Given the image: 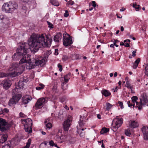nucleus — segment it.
I'll return each instance as SVG.
<instances>
[{
    "label": "nucleus",
    "instance_id": "obj_31",
    "mask_svg": "<svg viewBox=\"0 0 148 148\" xmlns=\"http://www.w3.org/2000/svg\"><path fill=\"white\" fill-rule=\"evenodd\" d=\"M31 141V139L30 138L28 139L27 142L26 143V146L21 148H29L30 146Z\"/></svg>",
    "mask_w": 148,
    "mask_h": 148
},
{
    "label": "nucleus",
    "instance_id": "obj_18",
    "mask_svg": "<svg viewBox=\"0 0 148 148\" xmlns=\"http://www.w3.org/2000/svg\"><path fill=\"white\" fill-rule=\"evenodd\" d=\"M55 140L58 143H61L65 141V136L63 135L60 136L57 135L55 138Z\"/></svg>",
    "mask_w": 148,
    "mask_h": 148
},
{
    "label": "nucleus",
    "instance_id": "obj_57",
    "mask_svg": "<svg viewBox=\"0 0 148 148\" xmlns=\"http://www.w3.org/2000/svg\"><path fill=\"white\" fill-rule=\"evenodd\" d=\"M3 111H2V109L0 108V114H3Z\"/></svg>",
    "mask_w": 148,
    "mask_h": 148
},
{
    "label": "nucleus",
    "instance_id": "obj_1",
    "mask_svg": "<svg viewBox=\"0 0 148 148\" xmlns=\"http://www.w3.org/2000/svg\"><path fill=\"white\" fill-rule=\"evenodd\" d=\"M28 44L27 43H21L20 46L17 49V52L12 56V59L14 60H18L21 56H25L27 55L29 48L32 51L36 52L39 49L42 47H48L51 46L52 41L50 35L45 34H33L31 36Z\"/></svg>",
    "mask_w": 148,
    "mask_h": 148
},
{
    "label": "nucleus",
    "instance_id": "obj_29",
    "mask_svg": "<svg viewBox=\"0 0 148 148\" xmlns=\"http://www.w3.org/2000/svg\"><path fill=\"white\" fill-rule=\"evenodd\" d=\"M9 74L8 73H0V78H2L4 77H6L8 76V75L9 74H10V75L12 76V77H13L12 74H11L10 73V71H9Z\"/></svg>",
    "mask_w": 148,
    "mask_h": 148
},
{
    "label": "nucleus",
    "instance_id": "obj_12",
    "mask_svg": "<svg viewBox=\"0 0 148 148\" xmlns=\"http://www.w3.org/2000/svg\"><path fill=\"white\" fill-rule=\"evenodd\" d=\"M10 125L5 121L0 118V130L1 131H4L8 129Z\"/></svg>",
    "mask_w": 148,
    "mask_h": 148
},
{
    "label": "nucleus",
    "instance_id": "obj_32",
    "mask_svg": "<svg viewBox=\"0 0 148 148\" xmlns=\"http://www.w3.org/2000/svg\"><path fill=\"white\" fill-rule=\"evenodd\" d=\"M10 142H8L7 143L2 145V148H10Z\"/></svg>",
    "mask_w": 148,
    "mask_h": 148
},
{
    "label": "nucleus",
    "instance_id": "obj_58",
    "mask_svg": "<svg viewBox=\"0 0 148 148\" xmlns=\"http://www.w3.org/2000/svg\"><path fill=\"white\" fill-rule=\"evenodd\" d=\"M125 10V8H122L121 9H120V11L121 12H123V11H124Z\"/></svg>",
    "mask_w": 148,
    "mask_h": 148
},
{
    "label": "nucleus",
    "instance_id": "obj_15",
    "mask_svg": "<svg viewBox=\"0 0 148 148\" xmlns=\"http://www.w3.org/2000/svg\"><path fill=\"white\" fill-rule=\"evenodd\" d=\"M51 50H49L46 51L44 54V58L42 59L40 56H39V59H40V61H42L43 60H45V61L43 62L42 65L43 66L45 63V62L46 61L47 59L48 58V57L49 55L51 54Z\"/></svg>",
    "mask_w": 148,
    "mask_h": 148
},
{
    "label": "nucleus",
    "instance_id": "obj_8",
    "mask_svg": "<svg viewBox=\"0 0 148 148\" xmlns=\"http://www.w3.org/2000/svg\"><path fill=\"white\" fill-rule=\"evenodd\" d=\"M28 79L25 78L22 79L18 82L17 85L15 86V88L13 90V92H14V91L17 92L21 91L24 88L25 84L24 82H27L28 81Z\"/></svg>",
    "mask_w": 148,
    "mask_h": 148
},
{
    "label": "nucleus",
    "instance_id": "obj_53",
    "mask_svg": "<svg viewBox=\"0 0 148 148\" xmlns=\"http://www.w3.org/2000/svg\"><path fill=\"white\" fill-rule=\"evenodd\" d=\"M136 51H133L132 53V56H133V57H134L136 56Z\"/></svg>",
    "mask_w": 148,
    "mask_h": 148
},
{
    "label": "nucleus",
    "instance_id": "obj_11",
    "mask_svg": "<svg viewBox=\"0 0 148 148\" xmlns=\"http://www.w3.org/2000/svg\"><path fill=\"white\" fill-rule=\"evenodd\" d=\"M72 118L71 116H69L67 119L65 120L63 124V127L64 130L68 131L71 125Z\"/></svg>",
    "mask_w": 148,
    "mask_h": 148
},
{
    "label": "nucleus",
    "instance_id": "obj_16",
    "mask_svg": "<svg viewBox=\"0 0 148 148\" xmlns=\"http://www.w3.org/2000/svg\"><path fill=\"white\" fill-rule=\"evenodd\" d=\"M142 131L143 133L144 138L145 140H148V127L144 126L143 127L142 129Z\"/></svg>",
    "mask_w": 148,
    "mask_h": 148
},
{
    "label": "nucleus",
    "instance_id": "obj_23",
    "mask_svg": "<svg viewBox=\"0 0 148 148\" xmlns=\"http://www.w3.org/2000/svg\"><path fill=\"white\" fill-rule=\"evenodd\" d=\"M48 119H46L45 121V126L46 127V129H50L52 126V124L50 122H47Z\"/></svg>",
    "mask_w": 148,
    "mask_h": 148
},
{
    "label": "nucleus",
    "instance_id": "obj_7",
    "mask_svg": "<svg viewBox=\"0 0 148 148\" xmlns=\"http://www.w3.org/2000/svg\"><path fill=\"white\" fill-rule=\"evenodd\" d=\"M22 124L24 125L25 131L28 133L32 132V120L29 118L21 120Z\"/></svg>",
    "mask_w": 148,
    "mask_h": 148
},
{
    "label": "nucleus",
    "instance_id": "obj_49",
    "mask_svg": "<svg viewBox=\"0 0 148 148\" xmlns=\"http://www.w3.org/2000/svg\"><path fill=\"white\" fill-rule=\"evenodd\" d=\"M69 16V14L68 13V12L67 10L65 11V13L64 14V16L65 17H66Z\"/></svg>",
    "mask_w": 148,
    "mask_h": 148
},
{
    "label": "nucleus",
    "instance_id": "obj_39",
    "mask_svg": "<svg viewBox=\"0 0 148 148\" xmlns=\"http://www.w3.org/2000/svg\"><path fill=\"white\" fill-rule=\"evenodd\" d=\"M49 143L50 146H51L53 147V146H54L55 147H57V144L55 143L52 140H51L49 141Z\"/></svg>",
    "mask_w": 148,
    "mask_h": 148
},
{
    "label": "nucleus",
    "instance_id": "obj_33",
    "mask_svg": "<svg viewBox=\"0 0 148 148\" xmlns=\"http://www.w3.org/2000/svg\"><path fill=\"white\" fill-rule=\"evenodd\" d=\"M70 74L69 73L64 76V82L67 83V82L70 79Z\"/></svg>",
    "mask_w": 148,
    "mask_h": 148
},
{
    "label": "nucleus",
    "instance_id": "obj_27",
    "mask_svg": "<svg viewBox=\"0 0 148 148\" xmlns=\"http://www.w3.org/2000/svg\"><path fill=\"white\" fill-rule=\"evenodd\" d=\"M113 105L109 103H106V108L105 109L106 111L109 110L112 107Z\"/></svg>",
    "mask_w": 148,
    "mask_h": 148
},
{
    "label": "nucleus",
    "instance_id": "obj_5",
    "mask_svg": "<svg viewBox=\"0 0 148 148\" xmlns=\"http://www.w3.org/2000/svg\"><path fill=\"white\" fill-rule=\"evenodd\" d=\"M0 33L4 32L7 29L9 19L6 16L0 14Z\"/></svg>",
    "mask_w": 148,
    "mask_h": 148
},
{
    "label": "nucleus",
    "instance_id": "obj_38",
    "mask_svg": "<svg viewBox=\"0 0 148 148\" xmlns=\"http://www.w3.org/2000/svg\"><path fill=\"white\" fill-rule=\"evenodd\" d=\"M40 86H37L36 87V89L37 90H39L42 89H43L44 87V85L42 84H39Z\"/></svg>",
    "mask_w": 148,
    "mask_h": 148
},
{
    "label": "nucleus",
    "instance_id": "obj_61",
    "mask_svg": "<svg viewBox=\"0 0 148 148\" xmlns=\"http://www.w3.org/2000/svg\"><path fill=\"white\" fill-rule=\"evenodd\" d=\"M119 86H120V87H121V81H119L118 83Z\"/></svg>",
    "mask_w": 148,
    "mask_h": 148
},
{
    "label": "nucleus",
    "instance_id": "obj_24",
    "mask_svg": "<svg viewBox=\"0 0 148 148\" xmlns=\"http://www.w3.org/2000/svg\"><path fill=\"white\" fill-rule=\"evenodd\" d=\"M101 93L102 95L105 97H108L110 95V92L106 90H103L101 91Z\"/></svg>",
    "mask_w": 148,
    "mask_h": 148
},
{
    "label": "nucleus",
    "instance_id": "obj_6",
    "mask_svg": "<svg viewBox=\"0 0 148 148\" xmlns=\"http://www.w3.org/2000/svg\"><path fill=\"white\" fill-rule=\"evenodd\" d=\"M123 119L121 117L117 116L113 120L111 128L114 132H115L120 127L123 123Z\"/></svg>",
    "mask_w": 148,
    "mask_h": 148
},
{
    "label": "nucleus",
    "instance_id": "obj_47",
    "mask_svg": "<svg viewBox=\"0 0 148 148\" xmlns=\"http://www.w3.org/2000/svg\"><path fill=\"white\" fill-rule=\"evenodd\" d=\"M58 66L59 68V70L60 71V72L62 71V65L60 64H58Z\"/></svg>",
    "mask_w": 148,
    "mask_h": 148
},
{
    "label": "nucleus",
    "instance_id": "obj_40",
    "mask_svg": "<svg viewBox=\"0 0 148 148\" xmlns=\"http://www.w3.org/2000/svg\"><path fill=\"white\" fill-rule=\"evenodd\" d=\"M145 74L148 76V64H147L145 67Z\"/></svg>",
    "mask_w": 148,
    "mask_h": 148
},
{
    "label": "nucleus",
    "instance_id": "obj_19",
    "mask_svg": "<svg viewBox=\"0 0 148 148\" xmlns=\"http://www.w3.org/2000/svg\"><path fill=\"white\" fill-rule=\"evenodd\" d=\"M8 137L7 134H1L0 135V142L3 143L6 141Z\"/></svg>",
    "mask_w": 148,
    "mask_h": 148
},
{
    "label": "nucleus",
    "instance_id": "obj_52",
    "mask_svg": "<svg viewBox=\"0 0 148 148\" xmlns=\"http://www.w3.org/2000/svg\"><path fill=\"white\" fill-rule=\"evenodd\" d=\"M21 1L25 3H27L29 1V0H21Z\"/></svg>",
    "mask_w": 148,
    "mask_h": 148
},
{
    "label": "nucleus",
    "instance_id": "obj_2",
    "mask_svg": "<svg viewBox=\"0 0 148 148\" xmlns=\"http://www.w3.org/2000/svg\"><path fill=\"white\" fill-rule=\"evenodd\" d=\"M39 56L35 55L32 62H30L31 60L30 55H27L20 60L19 64H13L9 69L10 73L13 76H15L21 74L24 71L25 67L27 69H31L35 68L36 66H42V64L45 61L43 60L40 61Z\"/></svg>",
    "mask_w": 148,
    "mask_h": 148
},
{
    "label": "nucleus",
    "instance_id": "obj_45",
    "mask_svg": "<svg viewBox=\"0 0 148 148\" xmlns=\"http://www.w3.org/2000/svg\"><path fill=\"white\" fill-rule=\"evenodd\" d=\"M127 103L129 107H131L132 106H133L134 107V104H132L131 103V102L130 101H127Z\"/></svg>",
    "mask_w": 148,
    "mask_h": 148
},
{
    "label": "nucleus",
    "instance_id": "obj_50",
    "mask_svg": "<svg viewBox=\"0 0 148 148\" xmlns=\"http://www.w3.org/2000/svg\"><path fill=\"white\" fill-rule=\"evenodd\" d=\"M55 52L54 53V54L56 55H57L58 54V50L57 49H55Z\"/></svg>",
    "mask_w": 148,
    "mask_h": 148
},
{
    "label": "nucleus",
    "instance_id": "obj_62",
    "mask_svg": "<svg viewBox=\"0 0 148 148\" xmlns=\"http://www.w3.org/2000/svg\"><path fill=\"white\" fill-rule=\"evenodd\" d=\"M117 73L116 72H115L114 74V77H116L117 76Z\"/></svg>",
    "mask_w": 148,
    "mask_h": 148
},
{
    "label": "nucleus",
    "instance_id": "obj_43",
    "mask_svg": "<svg viewBox=\"0 0 148 148\" xmlns=\"http://www.w3.org/2000/svg\"><path fill=\"white\" fill-rule=\"evenodd\" d=\"M19 116L21 118H25L26 117V115L22 112H20L19 114Z\"/></svg>",
    "mask_w": 148,
    "mask_h": 148
},
{
    "label": "nucleus",
    "instance_id": "obj_13",
    "mask_svg": "<svg viewBox=\"0 0 148 148\" xmlns=\"http://www.w3.org/2000/svg\"><path fill=\"white\" fill-rule=\"evenodd\" d=\"M47 100L45 98H41L39 99L35 104V107L37 109L39 108L41 106L47 102Z\"/></svg>",
    "mask_w": 148,
    "mask_h": 148
},
{
    "label": "nucleus",
    "instance_id": "obj_3",
    "mask_svg": "<svg viewBox=\"0 0 148 148\" xmlns=\"http://www.w3.org/2000/svg\"><path fill=\"white\" fill-rule=\"evenodd\" d=\"M131 99L134 103H136V106L139 110L142 109L143 107L144 106H148V95L146 93H143L141 95L139 98L140 100V102L137 101L138 98L136 96H133Z\"/></svg>",
    "mask_w": 148,
    "mask_h": 148
},
{
    "label": "nucleus",
    "instance_id": "obj_46",
    "mask_svg": "<svg viewBox=\"0 0 148 148\" xmlns=\"http://www.w3.org/2000/svg\"><path fill=\"white\" fill-rule=\"evenodd\" d=\"M47 22L48 24L49 27L50 29L52 28H53V24L49 22L48 21H47Z\"/></svg>",
    "mask_w": 148,
    "mask_h": 148
},
{
    "label": "nucleus",
    "instance_id": "obj_44",
    "mask_svg": "<svg viewBox=\"0 0 148 148\" xmlns=\"http://www.w3.org/2000/svg\"><path fill=\"white\" fill-rule=\"evenodd\" d=\"M74 2L73 1H70L69 2H67L66 4V5H73L74 4Z\"/></svg>",
    "mask_w": 148,
    "mask_h": 148
},
{
    "label": "nucleus",
    "instance_id": "obj_25",
    "mask_svg": "<svg viewBox=\"0 0 148 148\" xmlns=\"http://www.w3.org/2000/svg\"><path fill=\"white\" fill-rule=\"evenodd\" d=\"M133 133V131L129 129H127L125 130V134L127 136H130V135L132 134Z\"/></svg>",
    "mask_w": 148,
    "mask_h": 148
},
{
    "label": "nucleus",
    "instance_id": "obj_64",
    "mask_svg": "<svg viewBox=\"0 0 148 148\" xmlns=\"http://www.w3.org/2000/svg\"><path fill=\"white\" fill-rule=\"evenodd\" d=\"M120 44V45H124V43L122 42H121Z\"/></svg>",
    "mask_w": 148,
    "mask_h": 148
},
{
    "label": "nucleus",
    "instance_id": "obj_14",
    "mask_svg": "<svg viewBox=\"0 0 148 148\" xmlns=\"http://www.w3.org/2000/svg\"><path fill=\"white\" fill-rule=\"evenodd\" d=\"M1 85H3L4 88L6 89H8L11 85V82L10 80L9 79L4 80L1 82Z\"/></svg>",
    "mask_w": 148,
    "mask_h": 148
},
{
    "label": "nucleus",
    "instance_id": "obj_28",
    "mask_svg": "<svg viewBox=\"0 0 148 148\" xmlns=\"http://www.w3.org/2000/svg\"><path fill=\"white\" fill-rule=\"evenodd\" d=\"M140 59L139 58H138L136 60L135 62L134 63L133 67L134 69H136L138 66V64L140 62Z\"/></svg>",
    "mask_w": 148,
    "mask_h": 148
},
{
    "label": "nucleus",
    "instance_id": "obj_34",
    "mask_svg": "<svg viewBox=\"0 0 148 148\" xmlns=\"http://www.w3.org/2000/svg\"><path fill=\"white\" fill-rule=\"evenodd\" d=\"M132 6L135 9L136 11H139L141 8V7H140V5H137L135 3Z\"/></svg>",
    "mask_w": 148,
    "mask_h": 148
},
{
    "label": "nucleus",
    "instance_id": "obj_20",
    "mask_svg": "<svg viewBox=\"0 0 148 148\" xmlns=\"http://www.w3.org/2000/svg\"><path fill=\"white\" fill-rule=\"evenodd\" d=\"M86 119L84 117H82L80 116L79 121L78 122L79 125V127L83 126L85 124V122L86 121Z\"/></svg>",
    "mask_w": 148,
    "mask_h": 148
},
{
    "label": "nucleus",
    "instance_id": "obj_9",
    "mask_svg": "<svg viewBox=\"0 0 148 148\" xmlns=\"http://www.w3.org/2000/svg\"><path fill=\"white\" fill-rule=\"evenodd\" d=\"M12 92L14 94H13V97L12 99H11L9 102V105L10 106H12L13 104H16L17 103L21 97V95L20 94L15 93L16 92L14 91V92Z\"/></svg>",
    "mask_w": 148,
    "mask_h": 148
},
{
    "label": "nucleus",
    "instance_id": "obj_26",
    "mask_svg": "<svg viewBox=\"0 0 148 148\" xmlns=\"http://www.w3.org/2000/svg\"><path fill=\"white\" fill-rule=\"evenodd\" d=\"M77 132L79 134V136L81 137H84V132H82V131L84 130V129H82L81 130L79 129L78 128V126H77Z\"/></svg>",
    "mask_w": 148,
    "mask_h": 148
},
{
    "label": "nucleus",
    "instance_id": "obj_35",
    "mask_svg": "<svg viewBox=\"0 0 148 148\" xmlns=\"http://www.w3.org/2000/svg\"><path fill=\"white\" fill-rule=\"evenodd\" d=\"M126 86L127 88L128 89H130L132 92V91L133 86L131 84L130 81L129 82H126Z\"/></svg>",
    "mask_w": 148,
    "mask_h": 148
},
{
    "label": "nucleus",
    "instance_id": "obj_48",
    "mask_svg": "<svg viewBox=\"0 0 148 148\" xmlns=\"http://www.w3.org/2000/svg\"><path fill=\"white\" fill-rule=\"evenodd\" d=\"M2 111H3V113L4 112L7 113L9 112V110L7 108H5L3 110L2 109Z\"/></svg>",
    "mask_w": 148,
    "mask_h": 148
},
{
    "label": "nucleus",
    "instance_id": "obj_36",
    "mask_svg": "<svg viewBox=\"0 0 148 148\" xmlns=\"http://www.w3.org/2000/svg\"><path fill=\"white\" fill-rule=\"evenodd\" d=\"M109 131V129L107 128L104 127L100 131V133L101 134H103L104 133H106Z\"/></svg>",
    "mask_w": 148,
    "mask_h": 148
},
{
    "label": "nucleus",
    "instance_id": "obj_54",
    "mask_svg": "<svg viewBox=\"0 0 148 148\" xmlns=\"http://www.w3.org/2000/svg\"><path fill=\"white\" fill-rule=\"evenodd\" d=\"M113 43L114 44H116V43H118L119 42V41L117 40H114V41H113Z\"/></svg>",
    "mask_w": 148,
    "mask_h": 148
},
{
    "label": "nucleus",
    "instance_id": "obj_42",
    "mask_svg": "<svg viewBox=\"0 0 148 148\" xmlns=\"http://www.w3.org/2000/svg\"><path fill=\"white\" fill-rule=\"evenodd\" d=\"M118 104H119V106L120 107V108L121 109H122L124 108L123 105V104L122 102L120 101H119L118 102Z\"/></svg>",
    "mask_w": 148,
    "mask_h": 148
},
{
    "label": "nucleus",
    "instance_id": "obj_63",
    "mask_svg": "<svg viewBox=\"0 0 148 148\" xmlns=\"http://www.w3.org/2000/svg\"><path fill=\"white\" fill-rule=\"evenodd\" d=\"M121 30L122 32L123 31H124V28H123V26L121 27Z\"/></svg>",
    "mask_w": 148,
    "mask_h": 148
},
{
    "label": "nucleus",
    "instance_id": "obj_10",
    "mask_svg": "<svg viewBox=\"0 0 148 148\" xmlns=\"http://www.w3.org/2000/svg\"><path fill=\"white\" fill-rule=\"evenodd\" d=\"M63 41L64 45L65 46H67L73 43L71 37L66 32L63 34Z\"/></svg>",
    "mask_w": 148,
    "mask_h": 148
},
{
    "label": "nucleus",
    "instance_id": "obj_22",
    "mask_svg": "<svg viewBox=\"0 0 148 148\" xmlns=\"http://www.w3.org/2000/svg\"><path fill=\"white\" fill-rule=\"evenodd\" d=\"M138 126L137 122L136 121H132L130 124V126L133 128L137 127Z\"/></svg>",
    "mask_w": 148,
    "mask_h": 148
},
{
    "label": "nucleus",
    "instance_id": "obj_51",
    "mask_svg": "<svg viewBox=\"0 0 148 148\" xmlns=\"http://www.w3.org/2000/svg\"><path fill=\"white\" fill-rule=\"evenodd\" d=\"M125 80L126 82H129L130 81V80L127 77H126L125 78Z\"/></svg>",
    "mask_w": 148,
    "mask_h": 148
},
{
    "label": "nucleus",
    "instance_id": "obj_55",
    "mask_svg": "<svg viewBox=\"0 0 148 148\" xmlns=\"http://www.w3.org/2000/svg\"><path fill=\"white\" fill-rule=\"evenodd\" d=\"M119 87L117 86H116L114 90V92H116L117 90L119 89Z\"/></svg>",
    "mask_w": 148,
    "mask_h": 148
},
{
    "label": "nucleus",
    "instance_id": "obj_21",
    "mask_svg": "<svg viewBox=\"0 0 148 148\" xmlns=\"http://www.w3.org/2000/svg\"><path fill=\"white\" fill-rule=\"evenodd\" d=\"M62 37V34L59 33L54 37V40L55 42H59L60 40H61Z\"/></svg>",
    "mask_w": 148,
    "mask_h": 148
},
{
    "label": "nucleus",
    "instance_id": "obj_30",
    "mask_svg": "<svg viewBox=\"0 0 148 148\" xmlns=\"http://www.w3.org/2000/svg\"><path fill=\"white\" fill-rule=\"evenodd\" d=\"M50 3L55 6H58L59 5V2L56 0H50Z\"/></svg>",
    "mask_w": 148,
    "mask_h": 148
},
{
    "label": "nucleus",
    "instance_id": "obj_59",
    "mask_svg": "<svg viewBox=\"0 0 148 148\" xmlns=\"http://www.w3.org/2000/svg\"><path fill=\"white\" fill-rule=\"evenodd\" d=\"M64 108L66 109L67 110H69V108L67 106H65Z\"/></svg>",
    "mask_w": 148,
    "mask_h": 148
},
{
    "label": "nucleus",
    "instance_id": "obj_17",
    "mask_svg": "<svg viewBox=\"0 0 148 148\" xmlns=\"http://www.w3.org/2000/svg\"><path fill=\"white\" fill-rule=\"evenodd\" d=\"M32 98V97L28 95H25L22 98V102L23 103L26 104L30 101Z\"/></svg>",
    "mask_w": 148,
    "mask_h": 148
},
{
    "label": "nucleus",
    "instance_id": "obj_41",
    "mask_svg": "<svg viewBox=\"0 0 148 148\" xmlns=\"http://www.w3.org/2000/svg\"><path fill=\"white\" fill-rule=\"evenodd\" d=\"M91 4L94 8L95 7H96V5H97V4H96V3L95 1H92L91 2V3H90L89 5H90Z\"/></svg>",
    "mask_w": 148,
    "mask_h": 148
},
{
    "label": "nucleus",
    "instance_id": "obj_37",
    "mask_svg": "<svg viewBox=\"0 0 148 148\" xmlns=\"http://www.w3.org/2000/svg\"><path fill=\"white\" fill-rule=\"evenodd\" d=\"M130 41L129 39L125 40L124 41V42L125 43L124 44L125 46L127 47H129L130 46L129 44H130Z\"/></svg>",
    "mask_w": 148,
    "mask_h": 148
},
{
    "label": "nucleus",
    "instance_id": "obj_56",
    "mask_svg": "<svg viewBox=\"0 0 148 148\" xmlns=\"http://www.w3.org/2000/svg\"><path fill=\"white\" fill-rule=\"evenodd\" d=\"M97 117L99 119H101V115L100 114H97Z\"/></svg>",
    "mask_w": 148,
    "mask_h": 148
},
{
    "label": "nucleus",
    "instance_id": "obj_60",
    "mask_svg": "<svg viewBox=\"0 0 148 148\" xmlns=\"http://www.w3.org/2000/svg\"><path fill=\"white\" fill-rule=\"evenodd\" d=\"M22 8L24 10H26L27 9V7L25 6H23L22 7Z\"/></svg>",
    "mask_w": 148,
    "mask_h": 148
},
{
    "label": "nucleus",
    "instance_id": "obj_4",
    "mask_svg": "<svg viewBox=\"0 0 148 148\" xmlns=\"http://www.w3.org/2000/svg\"><path fill=\"white\" fill-rule=\"evenodd\" d=\"M18 8V5L14 1H9L4 3L2 7L3 11L6 13H11Z\"/></svg>",
    "mask_w": 148,
    "mask_h": 148
}]
</instances>
